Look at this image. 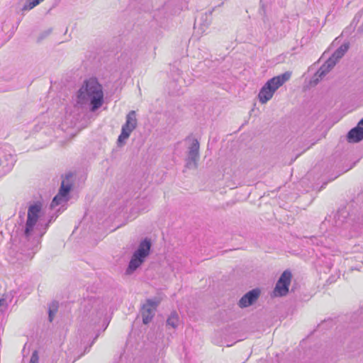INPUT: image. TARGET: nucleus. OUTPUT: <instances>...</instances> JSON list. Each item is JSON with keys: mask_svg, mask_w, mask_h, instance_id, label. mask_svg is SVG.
Listing matches in <instances>:
<instances>
[{"mask_svg": "<svg viewBox=\"0 0 363 363\" xmlns=\"http://www.w3.org/2000/svg\"><path fill=\"white\" fill-rule=\"evenodd\" d=\"M42 211V203L35 202L30 204L28 208L27 218L22 228L21 242L22 250L26 252L28 257L31 259L38 249L41 238L45 233L50 220L45 224L43 229L40 228L41 225L38 223Z\"/></svg>", "mask_w": 363, "mask_h": 363, "instance_id": "f257e3e1", "label": "nucleus"}, {"mask_svg": "<svg viewBox=\"0 0 363 363\" xmlns=\"http://www.w3.org/2000/svg\"><path fill=\"white\" fill-rule=\"evenodd\" d=\"M77 104L80 106L90 105L92 112L99 109L104 103V91L102 86L96 79L90 78L86 80L77 94Z\"/></svg>", "mask_w": 363, "mask_h": 363, "instance_id": "f03ea898", "label": "nucleus"}, {"mask_svg": "<svg viewBox=\"0 0 363 363\" xmlns=\"http://www.w3.org/2000/svg\"><path fill=\"white\" fill-rule=\"evenodd\" d=\"M291 72H286L269 79L260 89L258 98L262 104L269 101L275 91L291 78Z\"/></svg>", "mask_w": 363, "mask_h": 363, "instance_id": "7ed1b4c3", "label": "nucleus"}, {"mask_svg": "<svg viewBox=\"0 0 363 363\" xmlns=\"http://www.w3.org/2000/svg\"><path fill=\"white\" fill-rule=\"evenodd\" d=\"M151 245V241L148 238H145L140 242L138 249L133 252L129 262L125 270L126 274H133L145 262L150 254Z\"/></svg>", "mask_w": 363, "mask_h": 363, "instance_id": "20e7f679", "label": "nucleus"}, {"mask_svg": "<svg viewBox=\"0 0 363 363\" xmlns=\"http://www.w3.org/2000/svg\"><path fill=\"white\" fill-rule=\"evenodd\" d=\"M138 124L136 113L135 111H130L126 116L125 123L121 128V133L118 136V143L122 144L127 140L130 133L136 128Z\"/></svg>", "mask_w": 363, "mask_h": 363, "instance_id": "39448f33", "label": "nucleus"}, {"mask_svg": "<svg viewBox=\"0 0 363 363\" xmlns=\"http://www.w3.org/2000/svg\"><path fill=\"white\" fill-rule=\"evenodd\" d=\"M291 277L292 274L289 270H286L281 274L273 291L274 296H283L287 294Z\"/></svg>", "mask_w": 363, "mask_h": 363, "instance_id": "423d86ee", "label": "nucleus"}, {"mask_svg": "<svg viewBox=\"0 0 363 363\" xmlns=\"http://www.w3.org/2000/svg\"><path fill=\"white\" fill-rule=\"evenodd\" d=\"M160 301L157 300L148 299L145 304L143 306L141 313L143 322L147 324L151 321L155 315V313Z\"/></svg>", "mask_w": 363, "mask_h": 363, "instance_id": "0eeeda50", "label": "nucleus"}, {"mask_svg": "<svg viewBox=\"0 0 363 363\" xmlns=\"http://www.w3.org/2000/svg\"><path fill=\"white\" fill-rule=\"evenodd\" d=\"M199 160V143L196 139L192 140L189 147L186 167L188 168H196L197 162Z\"/></svg>", "mask_w": 363, "mask_h": 363, "instance_id": "6e6552de", "label": "nucleus"}, {"mask_svg": "<svg viewBox=\"0 0 363 363\" xmlns=\"http://www.w3.org/2000/svg\"><path fill=\"white\" fill-rule=\"evenodd\" d=\"M260 291L259 289H252L245 294L239 301L240 308H246L251 306L258 298Z\"/></svg>", "mask_w": 363, "mask_h": 363, "instance_id": "1a4fd4ad", "label": "nucleus"}, {"mask_svg": "<svg viewBox=\"0 0 363 363\" xmlns=\"http://www.w3.org/2000/svg\"><path fill=\"white\" fill-rule=\"evenodd\" d=\"M16 162L15 157L11 154L5 155L4 160L0 159V165L2 166V170L0 173L6 174L9 172L14 165Z\"/></svg>", "mask_w": 363, "mask_h": 363, "instance_id": "9d476101", "label": "nucleus"}, {"mask_svg": "<svg viewBox=\"0 0 363 363\" xmlns=\"http://www.w3.org/2000/svg\"><path fill=\"white\" fill-rule=\"evenodd\" d=\"M363 140V128L359 125L351 129L347 133V140L350 143H358Z\"/></svg>", "mask_w": 363, "mask_h": 363, "instance_id": "9b49d317", "label": "nucleus"}, {"mask_svg": "<svg viewBox=\"0 0 363 363\" xmlns=\"http://www.w3.org/2000/svg\"><path fill=\"white\" fill-rule=\"evenodd\" d=\"M349 49V43H343L338 48L329 59H333L335 64L341 59Z\"/></svg>", "mask_w": 363, "mask_h": 363, "instance_id": "f8f14e48", "label": "nucleus"}, {"mask_svg": "<svg viewBox=\"0 0 363 363\" xmlns=\"http://www.w3.org/2000/svg\"><path fill=\"white\" fill-rule=\"evenodd\" d=\"M72 177V174L66 175L65 178L62 181L59 193H62V195L67 197L69 192L71 190L72 184L69 182V178Z\"/></svg>", "mask_w": 363, "mask_h": 363, "instance_id": "ddd939ff", "label": "nucleus"}, {"mask_svg": "<svg viewBox=\"0 0 363 363\" xmlns=\"http://www.w3.org/2000/svg\"><path fill=\"white\" fill-rule=\"evenodd\" d=\"M150 207V201L146 199H141L138 201L137 206L135 207V209L138 212H143L149 209Z\"/></svg>", "mask_w": 363, "mask_h": 363, "instance_id": "4468645a", "label": "nucleus"}, {"mask_svg": "<svg viewBox=\"0 0 363 363\" xmlns=\"http://www.w3.org/2000/svg\"><path fill=\"white\" fill-rule=\"evenodd\" d=\"M67 201V196L62 195V193L58 192V194L53 198V199L50 203V208H54L57 206H58Z\"/></svg>", "mask_w": 363, "mask_h": 363, "instance_id": "2eb2a0df", "label": "nucleus"}, {"mask_svg": "<svg viewBox=\"0 0 363 363\" xmlns=\"http://www.w3.org/2000/svg\"><path fill=\"white\" fill-rule=\"evenodd\" d=\"M58 309V303L56 301L52 302L48 308V319L52 322Z\"/></svg>", "mask_w": 363, "mask_h": 363, "instance_id": "dca6fc26", "label": "nucleus"}, {"mask_svg": "<svg viewBox=\"0 0 363 363\" xmlns=\"http://www.w3.org/2000/svg\"><path fill=\"white\" fill-rule=\"evenodd\" d=\"M335 62L333 59H328L320 68L321 71H324V74H327L335 67Z\"/></svg>", "mask_w": 363, "mask_h": 363, "instance_id": "f3484780", "label": "nucleus"}, {"mask_svg": "<svg viewBox=\"0 0 363 363\" xmlns=\"http://www.w3.org/2000/svg\"><path fill=\"white\" fill-rule=\"evenodd\" d=\"M179 317L178 315L174 312L172 313L167 320V325L171 326L172 328H176L178 325Z\"/></svg>", "mask_w": 363, "mask_h": 363, "instance_id": "a211bd4d", "label": "nucleus"}, {"mask_svg": "<svg viewBox=\"0 0 363 363\" xmlns=\"http://www.w3.org/2000/svg\"><path fill=\"white\" fill-rule=\"evenodd\" d=\"M326 76L324 74V71L318 69L315 74L313 76L311 83L316 85L320 81H321Z\"/></svg>", "mask_w": 363, "mask_h": 363, "instance_id": "6ab92c4d", "label": "nucleus"}, {"mask_svg": "<svg viewBox=\"0 0 363 363\" xmlns=\"http://www.w3.org/2000/svg\"><path fill=\"white\" fill-rule=\"evenodd\" d=\"M43 0H27L28 4L24 5L23 7V10L27 11L30 10L35 6H36L38 4H40V2L43 1Z\"/></svg>", "mask_w": 363, "mask_h": 363, "instance_id": "aec40b11", "label": "nucleus"}, {"mask_svg": "<svg viewBox=\"0 0 363 363\" xmlns=\"http://www.w3.org/2000/svg\"><path fill=\"white\" fill-rule=\"evenodd\" d=\"M8 307L7 301L5 298H0V315L3 313Z\"/></svg>", "mask_w": 363, "mask_h": 363, "instance_id": "412c9836", "label": "nucleus"}, {"mask_svg": "<svg viewBox=\"0 0 363 363\" xmlns=\"http://www.w3.org/2000/svg\"><path fill=\"white\" fill-rule=\"evenodd\" d=\"M39 362V356L37 350L33 352L29 363H38Z\"/></svg>", "mask_w": 363, "mask_h": 363, "instance_id": "4be33fe9", "label": "nucleus"}, {"mask_svg": "<svg viewBox=\"0 0 363 363\" xmlns=\"http://www.w3.org/2000/svg\"><path fill=\"white\" fill-rule=\"evenodd\" d=\"M359 30L361 32H363V22H362V26L359 28Z\"/></svg>", "mask_w": 363, "mask_h": 363, "instance_id": "5701e85b", "label": "nucleus"}, {"mask_svg": "<svg viewBox=\"0 0 363 363\" xmlns=\"http://www.w3.org/2000/svg\"><path fill=\"white\" fill-rule=\"evenodd\" d=\"M359 125H363V118L359 122Z\"/></svg>", "mask_w": 363, "mask_h": 363, "instance_id": "b1692460", "label": "nucleus"}]
</instances>
